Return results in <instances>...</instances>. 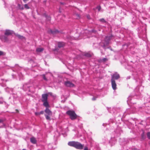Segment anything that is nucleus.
I'll use <instances>...</instances> for the list:
<instances>
[{
  "label": "nucleus",
  "instance_id": "nucleus-2",
  "mask_svg": "<svg viewBox=\"0 0 150 150\" xmlns=\"http://www.w3.org/2000/svg\"><path fill=\"white\" fill-rule=\"evenodd\" d=\"M42 96L41 100L43 102V105L47 108L49 107V104L47 102L48 94L47 93L43 94Z\"/></svg>",
  "mask_w": 150,
  "mask_h": 150
},
{
  "label": "nucleus",
  "instance_id": "nucleus-32",
  "mask_svg": "<svg viewBox=\"0 0 150 150\" xmlns=\"http://www.w3.org/2000/svg\"><path fill=\"white\" fill-rule=\"evenodd\" d=\"M42 77H43V79L44 80H45V81H47V79L45 77V75H42Z\"/></svg>",
  "mask_w": 150,
  "mask_h": 150
},
{
  "label": "nucleus",
  "instance_id": "nucleus-6",
  "mask_svg": "<svg viewBox=\"0 0 150 150\" xmlns=\"http://www.w3.org/2000/svg\"><path fill=\"white\" fill-rule=\"evenodd\" d=\"M30 84L29 83H25L23 85V88L25 91H30Z\"/></svg>",
  "mask_w": 150,
  "mask_h": 150
},
{
  "label": "nucleus",
  "instance_id": "nucleus-29",
  "mask_svg": "<svg viewBox=\"0 0 150 150\" xmlns=\"http://www.w3.org/2000/svg\"><path fill=\"white\" fill-rule=\"evenodd\" d=\"M74 16H76V18L77 19H78L80 18V16L78 14H76L74 15Z\"/></svg>",
  "mask_w": 150,
  "mask_h": 150
},
{
  "label": "nucleus",
  "instance_id": "nucleus-21",
  "mask_svg": "<svg viewBox=\"0 0 150 150\" xmlns=\"http://www.w3.org/2000/svg\"><path fill=\"white\" fill-rule=\"evenodd\" d=\"M18 7L21 10H23L24 9V8L23 5H20V4H18Z\"/></svg>",
  "mask_w": 150,
  "mask_h": 150
},
{
  "label": "nucleus",
  "instance_id": "nucleus-33",
  "mask_svg": "<svg viewBox=\"0 0 150 150\" xmlns=\"http://www.w3.org/2000/svg\"><path fill=\"white\" fill-rule=\"evenodd\" d=\"M35 115L36 116H38L40 115L39 112H35Z\"/></svg>",
  "mask_w": 150,
  "mask_h": 150
},
{
  "label": "nucleus",
  "instance_id": "nucleus-40",
  "mask_svg": "<svg viewBox=\"0 0 150 150\" xmlns=\"http://www.w3.org/2000/svg\"><path fill=\"white\" fill-rule=\"evenodd\" d=\"M19 75V76L20 77V80H21V79H22V78H21V75H22V74H21V75Z\"/></svg>",
  "mask_w": 150,
  "mask_h": 150
},
{
  "label": "nucleus",
  "instance_id": "nucleus-42",
  "mask_svg": "<svg viewBox=\"0 0 150 150\" xmlns=\"http://www.w3.org/2000/svg\"><path fill=\"white\" fill-rule=\"evenodd\" d=\"M126 45L127 46V47H128V45H127L126 44H125V45H123V46H126Z\"/></svg>",
  "mask_w": 150,
  "mask_h": 150
},
{
  "label": "nucleus",
  "instance_id": "nucleus-3",
  "mask_svg": "<svg viewBox=\"0 0 150 150\" xmlns=\"http://www.w3.org/2000/svg\"><path fill=\"white\" fill-rule=\"evenodd\" d=\"M67 114L70 116L71 120H75L77 118V115L73 111L68 110L67 112Z\"/></svg>",
  "mask_w": 150,
  "mask_h": 150
},
{
  "label": "nucleus",
  "instance_id": "nucleus-26",
  "mask_svg": "<svg viewBox=\"0 0 150 150\" xmlns=\"http://www.w3.org/2000/svg\"><path fill=\"white\" fill-rule=\"evenodd\" d=\"M5 55V53L2 51H0V56H4Z\"/></svg>",
  "mask_w": 150,
  "mask_h": 150
},
{
  "label": "nucleus",
  "instance_id": "nucleus-28",
  "mask_svg": "<svg viewBox=\"0 0 150 150\" xmlns=\"http://www.w3.org/2000/svg\"><path fill=\"white\" fill-rule=\"evenodd\" d=\"M24 8L26 9H29L30 8L29 7L28 5V4H27L24 5Z\"/></svg>",
  "mask_w": 150,
  "mask_h": 150
},
{
  "label": "nucleus",
  "instance_id": "nucleus-20",
  "mask_svg": "<svg viewBox=\"0 0 150 150\" xmlns=\"http://www.w3.org/2000/svg\"><path fill=\"white\" fill-rule=\"evenodd\" d=\"M15 35L16 37H18L19 39H22L24 38V37L23 36H21L19 34H16Z\"/></svg>",
  "mask_w": 150,
  "mask_h": 150
},
{
  "label": "nucleus",
  "instance_id": "nucleus-1",
  "mask_svg": "<svg viewBox=\"0 0 150 150\" xmlns=\"http://www.w3.org/2000/svg\"><path fill=\"white\" fill-rule=\"evenodd\" d=\"M68 145L70 146L74 147L76 148L81 150L83 149L84 145L80 143L75 141L69 142L68 143Z\"/></svg>",
  "mask_w": 150,
  "mask_h": 150
},
{
  "label": "nucleus",
  "instance_id": "nucleus-11",
  "mask_svg": "<svg viewBox=\"0 0 150 150\" xmlns=\"http://www.w3.org/2000/svg\"><path fill=\"white\" fill-rule=\"evenodd\" d=\"M13 31L9 30H5L4 33V35L7 36H9L10 35H12L13 33Z\"/></svg>",
  "mask_w": 150,
  "mask_h": 150
},
{
  "label": "nucleus",
  "instance_id": "nucleus-38",
  "mask_svg": "<svg viewBox=\"0 0 150 150\" xmlns=\"http://www.w3.org/2000/svg\"><path fill=\"white\" fill-rule=\"evenodd\" d=\"M4 121V120L1 119H0V123Z\"/></svg>",
  "mask_w": 150,
  "mask_h": 150
},
{
  "label": "nucleus",
  "instance_id": "nucleus-37",
  "mask_svg": "<svg viewBox=\"0 0 150 150\" xmlns=\"http://www.w3.org/2000/svg\"><path fill=\"white\" fill-rule=\"evenodd\" d=\"M87 18L88 19H90V16L89 15H88L87 16Z\"/></svg>",
  "mask_w": 150,
  "mask_h": 150
},
{
  "label": "nucleus",
  "instance_id": "nucleus-12",
  "mask_svg": "<svg viewBox=\"0 0 150 150\" xmlns=\"http://www.w3.org/2000/svg\"><path fill=\"white\" fill-rule=\"evenodd\" d=\"M93 32L95 33L96 32V30L94 29H93L91 30V31H88L87 30H85V33H83L84 35H86L87 36L88 35V34L90 33H91V32Z\"/></svg>",
  "mask_w": 150,
  "mask_h": 150
},
{
  "label": "nucleus",
  "instance_id": "nucleus-44",
  "mask_svg": "<svg viewBox=\"0 0 150 150\" xmlns=\"http://www.w3.org/2000/svg\"><path fill=\"white\" fill-rule=\"evenodd\" d=\"M139 88L138 87H137V88H136V89H138V88Z\"/></svg>",
  "mask_w": 150,
  "mask_h": 150
},
{
  "label": "nucleus",
  "instance_id": "nucleus-13",
  "mask_svg": "<svg viewBox=\"0 0 150 150\" xmlns=\"http://www.w3.org/2000/svg\"><path fill=\"white\" fill-rule=\"evenodd\" d=\"M65 44V43L63 42H59L58 43V47L59 48L62 47H64Z\"/></svg>",
  "mask_w": 150,
  "mask_h": 150
},
{
  "label": "nucleus",
  "instance_id": "nucleus-25",
  "mask_svg": "<svg viewBox=\"0 0 150 150\" xmlns=\"http://www.w3.org/2000/svg\"><path fill=\"white\" fill-rule=\"evenodd\" d=\"M99 21L103 23H105L106 22V21L104 18H101L99 20Z\"/></svg>",
  "mask_w": 150,
  "mask_h": 150
},
{
  "label": "nucleus",
  "instance_id": "nucleus-5",
  "mask_svg": "<svg viewBox=\"0 0 150 150\" xmlns=\"http://www.w3.org/2000/svg\"><path fill=\"white\" fill-rule=\"evenodd\" d=\"M0 39L5 42H8L10 40V38L9 36L4 35H1L0 36Z\"/></svg>",
  "mask_w": 150,
  "mask_h": 150
},
{
  "label": "nucleus",
  "instance_id": "nucleus-34",
  "mask_svg": "<svg viewBox=\"0 0 150 150\" xmlns=\"http://www.w3.org/2000/svg\"><path fill=\"white\" fill-rule=\"evenodd\" d=\"M96 99V97H93L92 98V100H95Z\"/></svg>",
  "mask_w": 150,
  "mask_h": 150
},
{
  "label": "nucleus",
  "instance_id": "nucleus-8",
  "mask_svg": "<svg viewBox=\"0 0 150 150\" xmlns=\"http://www.w3.org/2000/svg\"><path fill=\"white\" fill-rule=\"evenodd\" d=\"M120 77V75L117 73H115L113 74L111 76V80H117Z\"/></svg>",
  "mask_w": 150,
  "mask_h": 150
},
{
  "label": "nucleus",
  "instance_id": "nucleus-22",
  "mask_svg": "<svg viewBox=\"0 0 150 150\" xmlns=\"http://www.w3.org/2000/svg\"><path fill=\"white\" fill-rule=\"evenodd\" d=\"M45 18H46L47 21H50L51 20V18L49 16H48L46 15H45Z\"/></svg>",
  "mask_w": 150,
  "mask_h": 150
},
{
  "label": "nucleus",
  "instance_id": "nucleus-46",
  "mask_svg": "<svg viewBox=\"0 0 150 150\" xmlns=\"http://www.w3.org/2000/svg\"><path fill=\"white\" fill-rule=\"evenodd\" d=\"M98 30L99 31H100V30L99 29H98Z\"/></svg>",
  "mask_w": 150,
  "mask_h": 150
},
{
  "label": "nucleus",
  "instance_id": "nucleus-43",
  "mask_svg": "<svg viewBox=\"0 0 150 150\" xmlns=\"http://www.w3.org/2000/svg\"><path fill=\"white\" fill-rule=\"evenodd\" d=\"M2 102L1 101H0V104H2Z\"/></svg>",
  "mask_w": 150,
  "mask_h": 150
},
{
  "label": "nucleus",
  "instance_id": "nucleus-27",
  "mask_svg": "<svg viewBox=\"0 0 150 150\" xmlns=\"http://www.w3.org/2000/svg\"><path fill=\"white\" fill-rule=\"evenodd\" d=\"M84 55L87 57H90L91 56V54L89 53H86L84 54Z\"/></svg>",
  "mask_w": 150,
  "mask_h": 150
},
{
  "label": "nucleus",
  "instance_id": "nucleus-41",
  "mask_svg": "<svg viewBox=\"0 0 150 150\" xmlns=\"http://www.w3.org/2000/svg\"><path fill=\"white\" fill-rule=\"evenodd\" d=\"M130 78V76H127V79H129Z\"/></svg>",
  "mask_w": 150,
  "mask_h": 150
},
{
  "label": "nucleus",
  "instance_id": "nucleus-10",
  "mask_svg": "<svg viewBox=\"0 0 150 150\" xmlns=\"http://www.w3.org/2000/svg\"><path fill=\"white\" fill-rule=\"evenodd\" d=\"M112 87L114 90H116L117 89V84L115 80H111Z\"/></svg>",
  "mask_w": 150,
  "mask_h": 150
},
{
  "label": "nucleus",
  "instance_id": "nucleus-16",
  "mask_svg": "<svg viewBox=\"0 0 150 150\" xmlns=\"http://www.w3.org/2000/svg\"><path fill=\"white\" fill-rule=\"evenodd\" d=\"M30 141L31 143L33 144H35L36 143V140L35 138L31 137L30 139Z\"/></svg>",
  "mask_w": 150,
  "mask_h": 150
},
{
  "label": "nucleus",
  "instance_id": "nucleus-9",
  "mask_svg": "<svg viewBox=\"0 0 150 150\" xmlns=\"http://www.w3.org/2000/svg\"><path fill=\"white\" fill-rule=\"evenodd\" d=\"M48 32L50 33H51L53 35H54V34H56L59 33H62V31H59L57 30H50Z\"/></svg>",
  "mask_w": 150,
  "mask_h": 150
},
{
  "label": "nucleus",
  "instance_id": "nucleus-14",
  "mask_svg": "<svg viewBox=\"0 0 150 150\" xmlns=\"http://www.w3.org/2000/svg\"><path fill=\"white\" fill-rule=\"evenodd\" d=\"M48 108H46L45 110V112L48 115H51L52 114V112Z\"/></svg>",
  "mask_w": 150,
  "mask_h": 150
},
{
  "label": "nucleus",
  "instance_id": "nucleus-31",
  "mask_svg": "<svg viewBox=\"0 0 150 150\" xmlns=\"http://www.w3.org/2000/svg\"><path fill=\"white\" fill-rule=\"evenodd\" d=\"M147 135L148 138L149 139H150V132H148L147 133Z\"/></svg>",
  "mask_w": 150,
  "mask_h": 150
},
{
  "label": "nucleus",
  "instance_id": "nucleus-19",
  "mask_svg": "<svg viewBox=\"0 0 150 150\" xmlns=\"http://www.w3.org/2000/svg\"><path fill=\"white\" fill-rule=\"evenodd\" d=\"M130 109H127L126 111L125 112V113H126L127 114H130L131 113H134L135 112V111L133 110L132 112H130Z\"/></svg>",
  "mask_w": 150,
  "mask_h": 150
},
{
  "label": "nucleus",
  "instance_id": "nucleus-24",
  "mask_svg": "<svg viewBox=\"0 0 150 150\" xmlns=\"http://www.w3.org/2000/svg\"><path fill=\"white\" fill-rule=\"evenodd\" d=\"M142 139V140L146 138V136L144 135V132L141 135Z\"/></svg>",
  "mask_w": 150,
  "mask_h": 150
},
{
  "label": "nucleus",
  "instance_id": "nucleus-35",
  "mask_svg": "<svg viewBox=\"0 0 150 150\" xmlns=\"http://www.w3.org/2000/svg\"><path fill=\"white\" fill-rule=\"evenodd\" d=\"M84 150H88V147L87 146H85L84 149Z\"/></svg>",
  "mask_w": 150,
  "mask_h": 150
},
{
  "label": "nucleus",
  "instance_id": "nucleus-15",
  "mask_svg": "<svg viewBox=\"0 0 150 150\" xmlns=\"http://www.w3.org/2000/svg\"><path fill=\"white\" fill-rule=\"evenodd\" d=\"M134 98H132V99H131V96H129L128 98V100L127 101V102L128 104L129 103H134L133 102V101H132V100H133Z\"/></svg>",
  "mask_w": 150,
  "mask_h": 150
},
{
  "label": "nucleus",
  "instance_id": "nucleus-36",
  "mask_svg": "<svg viewBox=\"0 0 150 150\" xmlns=\"http://www.w3.org/2000/svg\"><path fill=\"white\" fill-rule=\"evenodd\" d=\"M44 113V111H41L39 112L40 114H43Z\"/></svg>",
  "mask_w": 150,
  "mask_h": 150
},
{
  "label": "nucleus",
  "instance_id": "nucleus-47",
  "mask_svg": "<svg viewBox=\"0 0 150 150\" xmlns=\"http://www.w3.org/2000/svg\"><path fill=\"white\" fill-rule=\"evenodd\" d=\"M22 150H26V149H23Z\"/></svg>",
  "mask_w": 150,
  "mask_h": 150
},
{
  "label": "nucleus",
  "instance_id": "nucleus-7",
  "mask_svg": "<svg viewBox=\"0 0 150 150\" xmlns=\"http://www.w3.org/2000/svg\"><path fill=\"white\" fill-rule=\"evenodd\" d=\"M64 85L67 87H71L74 86V85L70 81H67L64 83Z\"/></svg>",
  "mask_w": 150,
  "mask_h": 150
},
{
  "label": "nucleus",
  "instance_id": "nucleus-39",
  "mask_svg": "<svg viewBox=\"0 0 150 150\" xmlns=\"http://www.w3.org/2000/svg\"><path fill=\"white\" fill-rule=\"evenodd\" d=\"M29 0H23V1L25 2V3H26V2L28 1Z\"/></svg>",
  "mask_w": 150,
  "mask_h": 150
},
{
  "label": "nucleus",
  "instance_id": "nucleus-23",
  "mask_svg": "<svg viewBox=\"0 0 150 150\" xmlns=\"http://www.w3.org/2000/svg\"><path fill=\"white\" fill-rule=\"evenodd\" d=\"M45 116L46 119L47 120H51L49 116L50 115H48L45 114Z\"/></svg>",
  "mask_w": 150,
  "mask_h": 150
},
{
  "label": "nucleus",
  "instance_id": "nucleus-4",
  "mask_svg": "<svg viewBox=\"0 0 150 150\" xmlns=\"http://www.w3.org/2000/svg\"><path fill=\"white\" fill-rule=\"evenodd\" d=\"M112 37V35H110L109 36H106L104 40V43L103 46V47L104 48L106 45H108L109 43L110 40L111 39Z\"/></svg>",
  "mask_w": 150,
  "mask_h": 150
},
{
  "label": "nucleus",
  "instance_id": "nucleus-18",
  "mask_svg": "<svg viewBox=\"0 0 150 150\" xmlns=\"http://www.w3.org/2000/svg\"><path fill=\"white\" fill-rule=\"evenodd\" d=\"M108 60V59L106 58H103L102 59H100L99 60V62H106Z\"/></svg>",
  "mask_w": 150,
  "mask_h": 150
},
{
  "label": "nucleus",
  "instance_id": "nucleus-45",
  "mask_svg": "<svg viewBox=\"0 0 150 150\" xmlns=\"http://www.w3.org/2000/svg\"><path fill=\"white\" fill-rule=\"evenodd\" d=\"M61 4H64L63 3H61Z\"/></svg>",
  "mask_w": 150,
  "mask_h": 150
},
{
  "label": "nucleus",
  "instance_id": "nucleus-48",
  "mask_svg": "<svg viewBox=\"0 0 150 150\" xmlns=\"http://www.w3.org/2000/svg\"><path fill=\"white\" fill-rule=\"evenodd\" d=\"M103 126H104V124H103Z\"/></svg>",
  "mask_w": 150,
  "mask_h": 150
},
{
  "label": "nucleus",
  "instance_id": "nucleus-17",
  "mask_svg": "<svg viewBox=\"0 0 150 150\" xmlns=\"http://www.w3.org/2000/svg\"><path fill=\"white\" fill-rule=\"evenodd\" d=\"M44 50V49L41 47L38 48L36 49V51L38 52H42Z\"/></svg>",
  "mask_w": 150,
  "mask_h": 150
},
{
  "label": "nucleus",
  "instance_id": "nucleus-30",
  "mask_svg": "<svg viewBox=\"0 0 150 150\" xmlns=\"http://www.w3.org/2000/svg\"><path fill=\"white\" fill-rule=\"evenodd\" d=\"M96 9H98V11H100L101 9V7L100 6H98L96 7Z\"/></svg>",
  "mask_w": 150,
  "mask_h": 150
}]
</instances>
